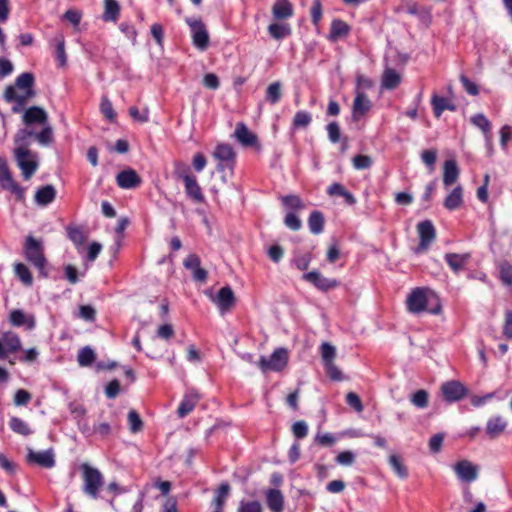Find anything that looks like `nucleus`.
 Segmentation results:
<instances>
[{
	"mask_svg": "<svg viewBox=\"0 0 512 512\" xmlns=\"http://www.w3.org/2000/svg\"><path fill=\"white\" fill-rule=\"evenodd\" d=\"M32 135L33 130L24 128L18 130L14 137L15 148L13 154L15 162L25 180H29L39 167L37 153L28 148L29 139Z\"/></svg>",
	"mask_w": 512,
	"mask_h": 512,
	"instance_id": "1",
	"label": "nucleus"
},
{
	"mask_svg": "<svg viewBox=\"0 0 512 512\" xmlns=\"http://www.w3.org/2000/svg\"><path fill=\"white\" fill-rule=\"evenodd\" d=\"M33 84L34 76L25 72L16 78L14 85L6 87L3 98L7 103H13V113H20L27 101L35 96Z\"/></svg>",
	"mask_w": 512,
	"mask_h": 512,
	"instance_id": "2",
	"label": "nucleus"
},
{
	"mask_svg": "<svg viewBox=\"0 0 512 512\" xmlns=\"http://www.w3.org/2000/svg\"><path fill=\"white\" fill-rule=\"evenodd\" d=\"M407 310L413 314L428 312L430 314H440L442 306L437 294L428 288L413 289L406 299Z\"/></svg>",
	"mask_w": 512,
	"mask_h": 512,
	"instance_id": "3",
	"label": "nucleus"
},
{
	"mask_svg": "<svg viewBox=\"0 0 512 512\" xmlns=\"http://www.w3.org/2000/svg\"><path fill=\"white\" fill-rule=\"evenodd\" d=\"M80 469L83 479V492L93 499H96L100 489L104 485L103 474L88 463H82Z\"/></svg>",
	"mask_w": 512,
	"mask_h": 512,
	"instance_id": "4",
	"label": "nucleus"
},
{
	"mask_svg": "<svg viewBox=\"0 0 512 512\" xmlns=\"http://www.w3.org/2000/svg\"><path fill=\"white\" fill-rule=\"evenodd\" d=\"M289 355L285 348H277L269 356H261L256 365L262 373L281 372L288 365Z\"/></svg>",
	"mask_w": 512,
	"mask_h": 512,
	"instance_id": "5",
	"label": "nucleus"
},
{
	"mask_svg": "<svg viewBox=\"0 0 512 512\" xmlns=\"http://www.w3.org/2000/svg\"><path fill=\"white\" fill-rule=\"evenodd\" d=\"M24 250L27 260L39 270L40 275L46 277V259L41 243L32 236H29L26 239Z\"/></svg>",
	"mask_w": 512,
	"mask_h": 512,
	"instance_id": "6",
	"label": "nucleus"
},
{
	"mask_svg": "<svg viewBox=\"0 0 512 512\" xmlns=\"http://www.w3.org/2000/svg\"><path fill=\"white\" fill-rule=\"evenodd\" d=\"M320 354L323 365L328 376L332 380L340 381L343 379L341 370L335 365L337 351L335 346L328 342H323L320 346Z\"/></svg>",
	"mask_w": 512,
	"mask_h": 512,
	"instance_id": "7",
	"label": "nucleus"
},
{
	"mask_svg": "<svg viewBox=\"0 0 512 512\" xmlns=\"http://www.w3.org/2000/svg\"><path fill=\"white\" fill-rule=\"evenodd\" d=\"M193 45L200 51H205L209 46V34L204 23L197 18H187Z\"/></svg>",
	"mask_w": 512,
	"mask_h": 512,
	"instance_id": "8",
	"label": "nucleus"
},
{
	"mask_svg": "<svg viewBox=\"0 0 512 512\" xmlns=\"http://www.w3.org/2000/svg\"><path fill=\"white\" fill-rule=\"evenodd\" d=\"M0 186L2 189L13 193L17 199L22 200L25 195V189L17 184L9 170L7 161L0 157Z\"/></svg>",
	"mask_w": 512,
	"mask_h": 512,
	"instance_id": "9",
	"label": "nucleus"
},
{
	"mask_svg": "<svg viewBox=\"0 0 512 512\" xmlns=\"http://www.w3.org/2000/svg\"><path fill=\"white\" fill-rule=\"evenodd\" d=\"M479 466L463 459L453 465V471L461 482L472 483L479 476Z\"/></svg>",
	"mask_w": 512,
	"mask_h": 512,
	"instance_id": "10",
	"label": "nucleus"
},
{
	"mask_svg": "<svg viewBox=\"0 0 512 512\" xmlns=\"http://www.w3.org/2000/svg\"><path fill=\"white\" fill-rule=\"evenodd\" d=\"M440 390L444 400L449 403L460 401L468 394L466 386L456 380L444 382Z\"/></svg>",
	"mask_w": 512,
	"mask_h": 512,
	"instance_id": "11",
	"label": "nucleus"
},
{
	"mask_svg": "<svg viewBox=\"0 0 512 512\" xmlns=\"http://www.w3.org/2000/svg\"><path fill=\"white\" fill-rule=\"evenodd\" d=\"M417 232L420 238V243L415 249L416 254L425 252L436 237V231L431 221L426 220L418 223Z\"/></svg>",
	"mask_w": 512,
	"mask_h": 512,
	"instance_id": "12",
	"label": "nucleus"
},
{
	"mask_svg": "<svg viewBox=\"0 0 512 512\" xmlns=\"http://www.w3.org/2000/svg\"><path fill=\"white\" fill-rule=\"evenodd\" d=\"M213 157L218 161L217 170L219 172H224L226 168L233 169L235 152L230 145L219 144L213 152Z\"/></svg>",
	"mask_w": 512,
	"mask_h": 512,
	"instance_id": "13",
	"label": "nucleus"
},
{
	"mask_svg": "<svg viewBox=\"0 0 512 512\" xmlns=\"http://www.w3.org/2000/svg\"><path fill=\"white\" fill-rule=\"evenodd\" d=\"M180 178L184 182L185 192L187 196L195 203L204 202L205 197L200 185L197 182L196 177L187 172H183L180 174Z\"/></svg>",
	"mask_w": 512,
	"mask_h": 512,
	"instance_id": "14",
	"label": "nucleus"
},
{
	"mask_svg": "<svg viewBox=\"0 0 512 512\" xmlns=\"http://www.w3.org/2000/svg\"><path fill=\"white\" fill-rule=\"evenodd\" d=\"M212 301L217 305L220 313L225 314L234 307L236 298L232 289L226 286L217 292Z\"/></svg>",
	"mask_w": 512,
	"mask_h": 512,
	"instance_id": "15",
	"label": "nucleus"
},
{
	"mask_svg": "<svg viewBox=\"0 0 512 512\" xmlns=\"http://www.w3.org/2000/svg\"><path fill=\"white\" fill-rule=\"evenodd\" d=\"M21 349V340L18 335L12 332H6L0 339V359H5L9 353H14Z\"/></svg>",
	"mask_w": 512,
	"mask_h": 512,
	"instance_id": "16",
	"label": "nucleus"
},
{
	"mask_svg": "<svg viewBox=\"0 0 512 512\" xmlns=\"http://www.w3.org/2000/svg\"><path fill=\"white\" fill-rule=\"evenodd\" d=\"M10 323L15 327H24L26 330H33L36 326V320L33 314L26 313L21 309H15L10 312Z\"/></svg>",
	"mask_w": 512,
	"mask_h": 512,
	"instance_id": "17",
	"label": "nucleus"
},
{
	"mask_svg": "<svg viewBox=\"0 0 512 512\" xmlns=\"http://www.w3.org/2000/svg\"><path fill=\"white\" fill-rule=\"evenodd\" d=\"M199 400H200V395L196 390H194V389L188 390L184 394V396L178 406V409H177L178 417L184 418L188 414H190L194 410V408L197 405Z\"/></svg>",
	"mask_w": 512,
	"mask_h": 512,
	"instance_id": "18",
	"label": "nucleus"
},
{
	"mask_svg": "<svg viewBox=\"0 0 512 512\" xmlns=\"http://www.w3.org/2000/svg\"><path fill=\"white\" fill-rule=\"evenodd\" d=\"M116 182L122 189H134L141 184L142 180L134 169L127 168L118 173Z\"/></svg>",
	"mask_w": 512,
	"mask_h": 512,
	"instance_id": "19",
	"label": "nucleus"
},
{
	"mask_svg": "<svg viewBox=\"0 0 512 512\" xmlns=\"http://www.w3.org/2000/svg\"><path fill=\"white\" fill-rule=\"evenodd\" d=\"M22 121L27 127L33 124L42 126L48 122V114L43 108L32 106L24 111Z\"/></svg>",
	"mask_w": 512,
	"mask_h": 512,
	"instance_id": "20",
	"label": "nucleus"
},
{
	"mask_svg": "<svg viewBox=\"0 0 512 512\" xmlns=\"http://www.w3.org/2000/svg\"><path fill=\"white\" fill-rule=\"evenodd\" d=\"M27 459L30 463H36L45 468H52L55 465V459L52 450L36 452L32 449H29Z\"/></svg>",
	"mask_w": 512,
	"mask_h": 512,
	"instance_id": "21",
	"label": "nucleus"
},
{
	"mask_svg": "<svg viewBox=\"0 0 512 512\" xmlns=\"http://www.w3.org/2000/svg\"><path fill=\"white\" fill-rule=\"evenodd\" d=\"M303 278L321 290H329L338 285L336 280L325 278L317 271L308 272L303 275Z\"/></svg>",
	"mask_w": 512,
	"mask_h": 512,
	"instance_id": "22",
	"label": "nucleus"
},
{
	"mask_svg": "<svg viewBox=\"0 0 512 512\" xmlns=\"http://www.w3.org/2000/svg\"><path fill=\"white\" fill-rule=\"evenodd\" d=\"M507 420L502 416H494L488 419L486 433L491 439L499 437L507 428Z\"/></svg>",
	"mask_w": 512,
	"mask_h": 512,
	"instance_id": "23",
	"label": "nucleus"
},
{
	"mask_svg": "<svg viewBox=\"0 0 512 512\" xmlns=\"http://www.w3.org/2000/svg\"><path fill=\"white\" fill-rule=\"evenodd\" d=\"M371 106V101L364 92L360 91L359 93H355L352 108L353 117L355 119L360 118L370 110Z\"/></svg>",
	"mask_w": 512,
	"mask_h": 512,
	"instance_id": "24",
	"label": "nucleus"
},
{
	"mask_svg": "<svg viewBox=\"0 0 512 512\" xmlns=\"http://www.w3.org/2000/svg\"><path fill=\"white\" fill-rule=\"evenodd\" d=\"M234 136L243 146H254L257 144V136L243 123L236 125Z\"/></svg>",
	"mask_w": 512,
	"mask_h": 512,
	"instance_id": "25",
	"label": "nucleus"
},
{
	"mask_svg": "<svg viewBox=\"0 0 512 512\" xmlns=\"http://www.w3.org/2000/svg\"><path fill=\"white\" fill-rule=\"evenodd\" d=\"M459 168L455 160H447L443 167V184L447 188L456 183L459 178Z\"/></svg>",
	"mask_w": 512,
	"mask_h": 512,
	"instance_id": "26",
	"label": "nucleus"
},
{
	"mask_svg": "<svg viewBox=\"0 0 512 512\" xmlns=\"http://www.w3.org/2000/svg\"><path fill=\"white\" fill-rule=\"evenodd\" d=\"M293 12V6L288 0H277L272 6V15L276 20L291 18Z\"/></svg>",
	"mask_w": 512,
	"mask_h": 512,
	"instance_id": "27",
	"label": "nucleus"
},
{
	"mask_svg": "<svg viewBox=\"0 0 512 512\" xmlns=\"http://www.w3.org/2000/svg\"><path fill=\"white\" fill-rule=\"evenodd\" d=\"M470 259V254H456V253H447L445 255V261L449 265V267L455 272L458 273L463 270Z\"/></svg>",
	"mask_w": 512,
	"mask_h": 512,
	"instance_id": "28",
	"label": "nucleus"
},
{
	"mask_svg": "<svg viewBox=\"0 0 512 512\" xmlns=\"http://www.w3.org/2000/svg\"><path fill=\"white\" fill-rule=\"evenodd\" d=\"M463 204V189L460 185L454 187L444 200V207L450 211L460 208Z\"/></svg>",
	"mask_w": 512,
	"mask_h": 512,
	"instance_id": "29",
	"label": "nucleus"
},
{
	"mask_svg": "<svg viewBox=\"0 0 512 512\" xmlns=\"http://www.w3.org/2000/svg\"><path fill=\"white\" fill-rule=\"evenodd\" d=\"M388 464L400 479H406L408 477V469L399 454L391 453L388 457Z\"/></svg>",
	"mask_w": 512,
	"mask_h": 512,
	"instance_id": "30",
	"label": "nucleus"
},
{
	"mask_svg": "<svg viewBox=\"0 0 512 512\" xmlns=\"http://www.w3.org/2000/svg\"><path fill=\"white\" fill-rule=\"evenodd\" d=\"M267 505L272 512H282L284 498L282 493L276 489H269L266 493Z\"/></svg>",
	"mask_w": 512,
	"mask_h": 512,
	"instance_id": "31",
	"label": "nucleus"
},
{
	"mask_svg": "<svg viewBox=\"0 0 512 512\" xmlns=\"http://www.w3.org/2000/svg\"><path fill=\"white\" fill-rule=\"evenodd\" d=\"M56 197V190L52 185H46L35 193V201L40 206L50 204Z\"/></svg>",
	"mask_w": 512,
	"mask_h": 512,
	"instance_id": "32",
	"label": "nucleus"
},
{
	"mask_svg": "<svg viewBox=\"0 0 512 512\" xmlns=\"http://www.w3.org/2000/svg\"><path fill=\"white\" fill-rule=\"evenodd\" d=\"M401 82V75L392 68H386L382 75V87L387 90H393Z\"/></svg>",
	"mask_w": 512,
	"mask_h": 512,
	"instance_id": "33",
	"label": "nucleus"
},
{
	"mask_svg": "<svg viewBox=\"0 0 512 512\" xmlns=\"http://www.w3.org/2000/svg\"><path fill=\"white\" fill-rule=\"evenodd\" d=\"M349 31H350V26L346 22H344L340 19H335L331 23L330 39L332 41H336L339 38H342V37H345L346 35H348Z\"/></svg>",
	"mask_w": 512,
	"mask_h": 512,
	"instance_id": "34",
	"label": "nucleus"
},
{
	"mask_svg": "<svg viewBox=\"0 0 512 512\" xmlns=\"http://www.w3.org/2000/svg\"><path fill=\"white\" fill-rule=\"evenodd\" d=\"M431 103L433 106L434 114L437 118H439L445 110H455L454 104H452L448 99L438 95H434L432 97Z\"/></svg>",
	"mask_w": 512,
	"mask_h": 512,
	"instance_id": "35",
	"label": "nucleus"
},
{
	"mask_svg": "<svg viewBox=\"0 0 512 512\" xmlns=\"http://www.w3.org/2000/svg\"><path fill=\"white\" fill-rule=\"evenodd\" d=\"M120 13V6L116 0H104V21L115 22Z\"/></svg>",
	"mask_w": 512,
	"mask_h": 512,
	"instance_id": "36",
	"label": "nucleus"
},
{
	"mask_svg": "<svg viewBox=\"0 0 512 512\" xmlns=\"http://www.w3.org/2000/svg\"><path fill=\"white\" fill-rule=\"evenodd\" d=\"M268 33L274 39L280 40L291 35V27L288 24L272 23L268 26Z\"/></svg>",
	"mask_w": 512,
	"mask_h": 512,
	"instance_id": "37",
	"label": "nucleus"
},
{
	"mask_svg": "<svg viewBox=\"0 0 512 512\" xmlns=\"http://www.w3.org/2000/svg\"><path fill=\"white\" fill-rule=\"evenodd\" d=\"M282 97V84L279 81L271 83L265 94V99L270 104L274 105L280 101Z\"/></svg>",
	"mask_w": 512,
	"mask_h": 512,
	"instance_id": "38",
	"label": "nucleus"
},
{
	"mask_svg": "<svg viewBox=\"0 0 512 512\" xmlns=\"http://www.w3.org/2000/svg\"><path fill=\"white\" fill-rule=\"evenodd\" d=\"M309 229L313 234H320L323 231L324 217L321 212L313 211L308 219Z\"/></svg>",
	"mask_w": 512,
	"mask_h": 512,
	"instance_id": "39",
	"label": "nucleus"
},
{
	"mask_svg": "<svg viewBox=\"0 0 512 512\" xmlns=\"http://www.w3.org/2000/svg\"><path fill=\"white\" fill-rule=\"evenodd\" d=\"M31 137H35V139L41 145H48L53 141V130L49 123H45L42 125V130L38 133L33 131V135Z\"/></svg>",
	"mask_w": 512,
	"mask_h": 512,
	"instance_id": "40",
	"label": "nucleus"
},
{
	"mask_svg": "<svg viewBox=\"0 0 512 512\" xmlns=\"http://www.w3.org/2000/svg\"><path fill=\"white\" fill-rule=\"evenodd\" d=\"M229 490H230V487L228 484L223 483L220 485V487L216 491L215 498L213 499V502H212L215 510L222 511L225 501H226V498L229 494Z\"/></svg>",
	"mask_w": 512,
	"mask_h": 512,
	"instance_id": "41",
	"label": "nucleus"
},
{
	"mask_svg": "<svg viewBox=\"0 0 512 512\" xmlns=\"http://www.w3.org/2000/svg\"><path fill=\"white\" fill-rule=\"evenodd\" d=\"M9 426H10L11 430L17 434H20L23 436H27V435L31 434V430H30L28 424L18 417H12L10 419Z\"/></svg>",
	"mask_w": 512,
	"mask_h": 512,
	"instance_id": "42",
	"label": "nucleus"
},
{
	"mask_svg": "<svg viewBox=\"0 0 512 512\" xmlns=\"http://www.w3.org/2000/svg\"><path fill=\"white\" fill-rule=\"evenodd\" d=\"M77 360L80 366H89L95 360V353L90 347H84L78 352Z\"/></svg>",
	"mask_w": 512,
	"mask_h": 512,
	"instance_id": "43",
	"label": "nucleus"
},
{
	"mask_svg": "<svg viewBox=\"0 0 512 512\" xmlns=\"http://www.w3.org/2000/svg\"><path fill=\"white\" fill-rule=\"evenodd\" d=\"M282 203L286 208L293 211L302 210L305 207L300 197L296 195H288L282 197Z\"/></svg>",
	"mask_w": 512,
	"mask_h": 512,
	"instance_id": "44",
	"label": "nucleus"
},
{
	"mask_svg": "<svg viewBox=\"0 0 512 512\" xmlns=\"http://www.w3.org/2000/svg\"><path fill=\"white\" fill-rule=\"evenodd\" d=\"M471 122L477 126L487 137L491 130L490 121L483 114H476L471 118Z\"/></svg>",
	"mask_w": 512,
	"mask_h": 512,
	"instance_id": "45",
	"label": "nucleus"
},
{
	"mask_svg": "<svg viewBox=\"0 0 512 512\" xmlns=\"http://www.w3.org/2000/svg\"><path fill=\"white\" fill-rule=\"evenodd\" d=\"M14 271H15L16 275L18 276V278L25 285L30 286L32 284V275H31L29 269L27 268V266H25L22 263H17L14 266Z\"/></svg>",
	"mask_w": 512,
	"mask_h": 512,
	"instance_id": "46",
	"label": "nucleus"
},
{
	"mask_svg": "<svg viewBox=\"0 0 512 512\" xmlns=\"http://www.w3.org/2000/svg\"><path fill=\"white\" fill-rule=\"evenodd\" d=\"M411 402L418 408H425L428 405V393L426 390L420 389L411 396Z\"/></svg>",
	"mask_w": 512,
	"mask_h": 512,
	"instance_id": "47",
	"label": "nucleus"
},
{
	"mask_svg": "<svg viewBox=\"0 0 512 512\" xmlns=\"http://www.w3.org/2000/svg\"><path fill=\"white\" fill-rule=\"evenodd\" d=\"M128 423H129V429L132 433H137V432L141 431V429L143 427V422H142L139 414L134 410H131L128 413Z\"/></svg>",
	"mask_w": 512,
	"mask_h": 512,
	"instance_id": "48",
	"label": "nucleus"
},
{
	"mask_svg": "<svg viewBox=\"0 0 512 512\" xmlns=\"http://www.w3.org/2000/svg\"><path fill=\"white\" fill-rule=\"evenodd\" d=\"M56 40H57L56 59L58 61V65L60 67H64L67 62L66 52H65V41H64L63 36H61V35Z\"/></svg>",
	"mask_w": 512,
	"mask_h": 512,
	"instance_id": "49",
	"label": "nucleus"
},
{
	"mask_svg": "<svg viewBox=\"0 0 512 512\" xmlns=\"http://www.w3.org/2000/svg\"><path fill=\"white\" fill-rule=\"evenodd\" d=\"M312 120L311 115L306 111H298L293 119V125L296 128L307 127Z\"/></svg>",
	"mask_w": 512,
	"mask_h": 512,
	"instance_id": "50",
	"label": "nucleus"
},
{
	"mask_svg": "<svg viewBox=\"0 0 512 512\" xmlns=\"http://www.w3.org/2000/svg\"><path fill=\"white\" fill-rule=\"evenodd\" d=\"M421 159L423 163L430 168V171L432 172L434 170V165L437 160V150L435 149H429L424 150L421 153Z\"/></svg>",
	"mask_w": 512,
	"mask_h": 512,
	"instance_id": "51",
	"label": "nucleus"
},
{
	"mask_svg": "<svg viewBox=\"0 0 512 512\" xmlns=\"http://www.w3.org/2000/svg\"><path fill=\"white\" fill-rule=\"evenodd\" d=\"M372 87L373 81L370 78L361 74L357 75L355 93H359L360 91L365 93L366 90Z\"/></svg>",
	"mask_w": 512,
	"mask_h": 512,
	"instance_id": "52",
	"label": "nucleus"
},
{
	"mask_svg": "<svg viewBox=\"0 0 512 512\" xmlns=\"http://www.w3.org/2000/svg\"><path fill=\"white\" fill-rule=\"evenodd\" d=\"M284 223L289 229L293 231L299 230L302 226L301 220L294 212L287 213L284 219Z\"/></svg>",
	"mask_w": 512,
	"mask_h": 512,
	"instance_id": "53",
	"label": "nucleus"
},
{
	"mask_svg": "<svg viewBox=\"0 0 512 512\" xmlns=\"http://www.w3.org/2000/svg\"><path fill=\"white\" fill-rule=\"evenodd\" d=\"M372 165V159L367 155H356L353 158V166L357 170L367 169Z\"/></svg>",
	"mask_w": 512,
	"mask_h": 512,
	"instance_id": "54",
	"label": "nucleus"
},
{
	"mask_svg": "<svg viewBox=\"0 0 512 512\" xmlns=\"http://www.w3.org/2000/svg\"><path fill=\"white\" fill-rule=\"evenodd\" d=\"M500 278L506 285H512V266L508 262L501 263Z\"/></svg>",
	"mask_w": 512,
	"mask_h": 512,
	"instance_id": "55",
	"label": "nucleus"
},
{
	"mask_svg": "<svg viewBox=\"0 0 512 512\" xmlns=\"http://www.w3.org/2000/svg\"><path fill=\"white\" fill-rule=\"evenodd\" d=\"M129 115L138 122L146 123L149 120V111L145 108L142 112L135 106L129 108Z\"/></svg>",
	"mask_w": 512,
	"mask_h": 512,
	"instance_id": "56",
	"label": "nucleus"
},
{
	"mask_svg": "<svg viewBox=\"0 0 512 512\" xmlns=\"http://www.w3.org/2000/svg\"><path fill=\"white\" fill-rule=\"evenodd\" d=\"M96 311L90 305H82L79 307L78 316L88 322H92L95 320Z\"/></svg>",
	"mask_w": 512,
	"mask_h": 512,
	"instance_id": "57",
	"label": "nucleus"
},
{
	"mask_svg": "<svg viewBox=\"0 0 512 512\" xmlns=\"http://www.w3.org/2000/svg\"><path fill=\"white\" fill-rule=\"evenodd\" d=\"M355 461V454L351 451H343L336 457V462L342 466H351Z\"/></svg>",
	"mask_w": 512,
	"mask_h": 512,
	"instance_id": "58",
	"label": "nucleus"
},
{
	"mask_svg": "<svg viewBox=\"0 0 512 512\" xmlns=\"http://www.w3.org/2000/svg\"><path fill=\"white\" fill-rule=\"evenodd\" d=\"M292 432L295 437L302 439L308 434V425L305 421H297L292 426Z\"/></svg>",
	"mask_w": 512,
	"mask_h": 512,
	"instance_id": "59",
	"label": "nucleus"
},
{
	"mask_svg": "<svg viewBox=\"0 0 512 512\" xmlns=\"http://www.w3.org/2000/svg\"><path fill=\"white\" fill-rule=\"evenodd\" d=\"M68 234L71 241L77 246H81L86 240L84 233L78 228H69Z\"/></svg>",
	"mask_w": 512,
	"mask_h": 512,
	"instance_id": "60",
	"label": "nucleus"
},
{
	"mask_svg": "<svg viewBox=\"0 0 512 512\" xmlns=\"http://www.w3.org/2000/svg\"><path fill=\"white\" fill-rule=\"evenodd\" d=\"M346 402L348 405L353 407L357 412L363 411V405L359 396L354 392H349L346 395Z\"/></svg>",
	"mask_w": 512,
	"mask_h": 512,
	"instance_id": "61",
	"label": "nucleus"
},
{
	"mask_svg": "<svg viewBox=\"0 0 512 512\" xmlns=\"http://www.w3.org/2000/svg\"><path fill=\"white\" fill-rule=\"evenodd\" d=\"M328 138L332 143H337L340 140V128L336 122L327 125Z\"/></svg>",
	"mask_w": 512,
	"mask_h": 512,
	"instance_id": "62",
	"label": "nucleus"
},
{
	"mask_svg": "<svg viewBox=\"0 0 512 512\" xmlns=\"http://www.w3.org/2000/svg\"><path fill=\"white\" fill-rule=\"evenodd\" d=\"M238 512H262V507L257 501L241 502Z\"/></svg>",
	"mask_w": 512,
	"mask_h": 512,
	"instance_id": "63",
	"label": "nucleus"
},
{
	"mask_svg": "<svg viewBox=\"0 0 512 512\" xmlns=\"http://www.w3.org/2000/svg\"><path fill=\"white\" fill-rule=\"evenodd\" d=\"M503 335L507 339H512V311L507 310L505 312V319L503 324Z\"/></svg>",
	"mask_w": 512,
	"mask_h": 512,
	"instance_id": "64",
	"label": "nucleus"
}]
</instances>
